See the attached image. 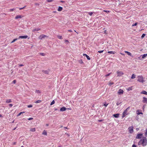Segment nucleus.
<instances>
[{
	"label": "nucleus",
	"mask_w": 147,
	"mask_h": 147,
	"mask_svg": "<svg viewBox=\"0 0 147 147\" xmlns=\"http://www.w3.org/2000/svg\"><path fill=\"white\" fill-rule=\"evenodd\" d=\"M138 145H142L143 146H145L147 144V140L146 137H144L141 139L138 143Z\"/></svg>",
	"instance_id": "1"
},
{
	"label": "nucleus",
	"mask_w": 147,
	"mask_h": 147,
	"mask_svg": "<svg viewBox=\"0 0 147 147\" xmlns=\"http://www.w3.org/2000/svg\"><path fill=\"white\" fill-rule=\"evenodd\" d=\"M138 78V81L139 82L143 83L144 82V78L142 76H139L137 77Z\"/></svg>",
	"instance_id": "2"
},
{
	"label": "nucleus",
	"mask_w": 147,
	"mask_h": 147,
	"mask_svg": "<svg viewBox=\"0 0 147 147\" xmlns=\"http://www.w3.org/2000/svg\"><path fill=\"white\" fill-rule=\"evenodd\" d=\"M129 107H128L123 112V113H122V118L124 117H125L127 115V112L128 110H129Z\"/></svg>",
	"instance_id": "3"
},
{
	"label": "nucleus",
	"mask_w": 147,
	"mask_h": 147,
	"mask_svg": "<svg viewBox=\"0 0 147 147\" xmlns=\"http://www.w3.org/2000/svg\"><path fill=\"white\" fill-rule=\"evenodd\" d=\"M117 73V76H121L124 74L123 73L122 71H118Z\"/></svg>",
	"instance_id": "4"
},
{
	"label": "nucleus",
	"mask_w": 147,
	"mask_h": 147,
	"mask_svg": "<svg viewBox=\"0 0 147 147\" xmlns=\"http://www.w3.org/2000/svg\"><path fill=\"white\" fill-rule=\"evenodd\" d=\"M128 129L130 133L131 134L133 132V127L132 126L129 127Z\"/></svg>",
	"instance_id": "5"
},
{
	"label": "nucleus",
	"mask_w": 147,
	"mask_h": 147,
	"mask_svg": "<svg viewBox=\"0 0 147 147\" xmlns=\"http://www.w3.org/2000/svg\"><path fill=\"white\" fill-rule=\"evenodd\" d=\"M124 91L123 90L120 89L117 92V94L119 95H122L123 94Z\"/></svg>",
	"instance_id": "6"
},
{
	"label": "nucleus",
	"mask_w": 147,
	"mask_h": 147,
	"mask_svg": "<svg viewBox=\"0 0 147 147\" xmlns=\"http://www.w3.org/2000/svg\"><path fill=\"white\" fill-rule=\"evenodd\" d=\"M45 37H47L48 36L44 34H42L40 35L39 37V38L40 39L42 40L43 38H45Z\"/></svg>",
	"instance_id": "7"
},
{
	"label": "nucleus",
	"mask_w": 147,
	"mask_h": 147,
	"mask_svg": "<svg viewBox=\"0 0 147 147\" xmlns=\"http://www.w3.org/2000/svg\"><path fill=\"white\" fill-rule=\"evenodd\" d=\"M142 134H138L137 135L136 138L137 139H140L141 138L142 136Z\"/></svg>",
	"instance_id": "8"
},
{
	"label": "nucleus",
	"mask_w": 147,
	"mask_h": 147,
	"mask_svg": "<svg viewBox=\"0 0 147 147\" xmlns=\"http://www.w3.org/2000/svg\"><path fill=\"white\" fill-rule=\"evenodd\" d=\"M28 36H19L18 38V39L20 38H28Z\"/></svg>",
	"instance_id": "9"
},
{
	"label": "nucleus",
	"mask_w": 147,
	"mask_h": 147,
	"mask_svg": "<svg viewBox=\"0 0 147 147\" xmlns=\"http://www.w3.org/2000/svg\"><path fill=\"white\" fill-rule=\"evenodd\" d=\"M23 17V16L21 15H18L15 17L16 19H18V18H21Z\"/></svg>",
	"instance_id": "10"
},
{
	"label": "nucleus",
	"mask_w": 147,
	"mask_h": 147,
	"mask_svg": "<svg viewBox=\"0 0 147 147\" xmlns=\"http://www.w3.org/2000/svg\"><path fill=\"white\" fill-rule=\"evenodd\" d=\"M66 109V108L65 107H63L60 109V111H65Z\"/></svg>",
	"instance_id": "11"
},
{
	"label": "nucleus",
	"mask_w": 147,
	"mask_h": 147,
	"mask_svg": "<svg viewBox=\"0 0 147 147\" xmlns=\"http://www.w3.org/2000/svg\"><path fill=\"white\" fill-rule=\"evenodd\" d=\"M143 99V102L144 103H147V98L144 97Z\"/></svg>",
	"instance_id": "12"
},
{
	"label": "nucleus",
	"mask_w": 147,
	"mask_h": 147,
	"mask_svg": "<svg viewBox=\"0 0 147 147\" xmlns=\"http://www.w3.org/2000/svg\"><path fill=\"white\" fill-rule=\"evenodd\" d=\"M119 115V114L117 113L116 114H114L113 115V117H114L115 118H118Z\"/></svg>",
	"instance_id": "13"
},
{
	"label": "nucleus",
	"mask_w": 147,
	"mask_h": 147,
	"mask_svg": "<svg viewBox=\"0 0 147 147\" xmlns=\"http://www.w3.org/2000/svg\"><path fill=\"white\" fill-rule=\"evenodd\" d=\"M83 55L84 56H85L87 57V58L88 59L90 60V58L89 56L87 55L86 54H83Z\"/></svg>",
	"instance_id": "14"
},
{
	"label": "nucleus",
	"mask_w": 147,
	"mask_h": 147,
	"mask_svg": "<svg viewBox=\"0 0 147 147\" xmlns=\"http://www.w3.org/2000/svg\"><path fill=\"white\" fill-rule=\"evenodd\" d=\"M11 102V100L10 99H7L6 101V102L7 103Z\"/></svg>",
	"instance_id": "15"
},
{
	"label": "nucleus",
	"mask_w": 147,
	"mask_h": 147,
	"mask_svg": "<svg viewBox=\"0 0 147 147\" xmlns=\"http://www.w3.org/2000/svg\"><path fill=\"white\" fill-rule=\"evenodd\" d=\"M40 29L38 28H35L32 30L33 32L38 31L40 30Z\"/></svg>",
	"instance_id": "16"
},
{
	"label": "nucleus",
	"mask_w": 147,
	"mask_h": 147,
	"mask_svg": "<svg viewBox=\"0 0 147 147\" xmlns=\"http://www.w3.org/2000/svg\"><path fill=\"white\" fill-rule=\"evenodd\" d=\"M141 93V94H142L147 95V92L144 90H143L142 91Z\"/></svg>",
	"instance_id": "17"
},
{
	"label": "nucleus",
	"mask_w": 147,
	"mask_h": 147,
	"mask_svg": "<svg viewBox=\"0 0 147 147\" xmlns=\"http://www.w3.org/2000/svg\"><path fill=\"white\" fill-rule=\"evenodd\" d=\"M63 8L62 7L59 6L58 9V11H61L62 10Z\"/></svg>",
	"instance_id": "18"
},
{
	"label": "nucleus",
	"mask_w": 147,
	"mask_h": 147,
	"mask_svg": "<svg viewBox=\"0 0 147 147\" xmlns=\"http://www.w3.org/2000/svg\"><path fill=\"white\" fill-rule=\"evenodd\" d=\"M42 134L45 135H47V132L46 131L44 130L43 131L42 133Z\"/></svg>",
	"instance_id": "19"
},
{
	"label": "nucleus",
	"mask_w": 147,
	"mask_h": 147,
	"mask_svg": "<svg viewBox=\"0 0 147 147\" xmlns=\"http://www.w3.org/2000/svg\"><path fill=\"white\" fill-rule=\"evenodd\" d=\"M136 112H137V114L138 115L141 114H142V112H140L139 110H138Z\"/></svg>",
	"instance_id": "20"
},
{
	"label": "nucleus",
	"mask_w": 147,
	"mask_h": 147,
	"mask_svg": "<svg viewBox=\"0 0 147 147\" xmlns=\"http://www.w3.org/2000/svg\"><path fill=\"white\" fill-rule=\"evenodd\" d=\"M36 130L35 128H32L30 129V131L32 132H34Z\"/></svg>",
	"instance_id": "21"
},
{
	"label": "nucleus",
	"mask_w": 147,
	"mask_h": 147,
	"mask_svg": "<svg viewBox=\"0 0 147 147\" xmlns=\"http://www.w3.org/2000/svg\"><path fill=\"white\" fill-rule=\"evenodd\" d=\"M125 53H127L129 55H130V56H131V53H130V52H129L128 51H125Z\"/></svg>",
	"instance_id": "22"
},
{
	"label": "nucleus",
	"mask_w": 147,
	"mask_h": 147,
	"mask_svg": "<svg viewBox=\"0 0 147 147\" xmlns=\"http://www.w3.org/2000/svg\"><path fill=\"white\" fill-rule=\"evenodd\" d=\"M132 87L131 86V87H130L129 88H128L127 89V90L128 91L132 90Z\"/></svg>",
	"instance_id": "23"
},
{
	"label": "nucleus",
	"mask_w": 147,
	"mask_h": 147,
	"mask_svg": "<svg viewBox=\"0 0 147 147\" xmlns=\"http://www.w3.org/2000/svg\"><path fill=\"white\" fill-rule=\"evenodd\" d=\"M136 78V75L134 74H133L131 76V78L132 79H134Z\"/></svg>",
	"instance_id": "24"
},
{
	"label": "nucleus",
	"mask_w": 147,
	"mask_h": 147,
	"mask_svg": "<svg viewBox=\"0 0 147 147\" xmlns=\"http://www.w3.org/2000/svg\"><path fill=\"white\" fill-rule=\"evenodd\" d=\"M147 56V54H144L143 55H142V58L143 59H144V58L145 57H146Z\"/></svg>",
	"instance_id": "25"
},
{
	"label": "nucleus",
	"mask_w": 147,
	"mask_h": 147,
	"mask_svg": "<svg viewBox=\"0 0 147 147\" xmlns=\"http://www.w3.org/2000/svg\"><path fill=\"white\" fill-rule=\"evenodd\" d=\"M108 53H110V54H114L115 53V52H114L113 51H109L108 52Z\"/></svg>",
	"instance_id": "26"
},
{
	"label": "nucleus",
	"mask_w": 147,
	"mask_h": 147,
	"mask_svg": "<svg viewBox=\"0 0 147 147\" xmlns=\"http://www.w3.org/2000/svg\"><path fill=\"white\" fill-rule=\"evenodd\" d=\"M24 113V112H20V113H19L18 115H17V116L18 117V116H20V115H21V114Z\"/></svg>",
	"instance_id": "27"
},
{
	"label": "nucleus",
	"mask_w": 147,
	"mask_h": 147,
	"mask_svg": "<svg viewBox=\"0 0 147 147\" xmlns=\"http://www.w3.org/2000/svg\"><path fill=\"white\" fill-rule=\"evenodd\" d=\"M17 40H18L17 38H16V39H14L11 42V43H12L14 42L15 41Z\"/></svg>",
	"instance_id": "28"
},
{
	"label": "nucleus",
	"mask_w": 147,
	"mask_h": 147,
	"mask_svg": "<svg viewBox=\"0 0 147 147\" xmlns=\"http://www.w3.org/2000/svg\"><path fill=\"white\" fill-rule=\"evenodd\" d=\"M36 92L37 94H39L41 92L39 90H36Z\"/></svg>",
	"instance_id": "29"
},
{
	"label": "nucleus",
	"mask_w": 147,
	"mask_h": 147,
	"mask_svg": "<svg viewBox=\"0 0 147 147\" xmlns=\"http://www.w3.org/2000/svg\"><path fill=\"white\" fill-rule=\"evenodd\" d=\"M109 85L110 86H111V85H113V84H114V83L113 82H110L109 83Z\"/></svg>",
	"instance_id": "30"
},
{
	"label": "nucleus",
	"mask_w": 147,
	"mask_h": 147,
	"mask_svg": "<svg viewBox=\"0 0 147 147\" xmlns=\"http://www.w3.org/2000/svg\"><path fill=\"white\" fill-rule=\"evenodd\" d=\"M145 135L146 137H147V129H146L145 132Z\"/></svg>",
	"instance_id": "31"
},
{
	"label": "nucleus",
	"mask_w": 147,
	"mask_h": 147,
	"mask_svg": "<svg viewBox=\"0 0 147 147\" xmlns=\"http://www.w3.org/2000/svg\"><path fill=\"white\" fill-rule=\"evenodd\" d=\"M41 102L40 100H38L35 102V103H40Z\"/></svg>",
	"instance_id": "32"
},
{
	"label": "nucleus",
	"mask_w": 147,
	"mask_h": 147,
	"mask_svg": "<svg viewBox=\"0 0 147 147\" xmlns=\"http://www.w3.org/2000/svg\"><path fill=\"white\" fill-rule=\"evenodd\" d=\"M15 9V8H13V9H9V11H10V12L11 11H13Z\"/></svg>",
	"instance_id": "33"
},
{
	"label": "nucleus",
	"mask_w": 147,
	"mask_h": 147,
	"mask_svg": "<svg viewBox=\"0 0 147 147\" xmlns=\"http://www.w3.org/2000/svg\"><path fill=\"white\" fill-rule=\"evenodd\" d=\"M57 37L59 39H62V36H58Z\"/></svg>",
	"instance_id": "34"
},
{
	"label": "nucleus",
	"mask_w": 147,
	"mask_h": 147,
	"mask_svg": "<svg viewBox=\"0 0 147 147\" xmlns=\"http://www.w3.org/2000/svg\"><path fill=\"white\" fill-rule=\"evenodd\" d=\"M55 103V101L54 100H53L51 103L50 105H52L53 104H54Z\"/></svg>",
	"instance_id": "35"
},
{
	"label": "nucleus",
	"mask_w": 147,
	"mask_h": 147,
	"mask_svg": "<svg viewBox=\"0 0 147 147\" xmlns=\"http://www.w3.org/2000/svg\"><path fill=\"white\" fill-rule=\"evenodd\" d=\"M145 35H146L145 34H143L141 36L142 38H143L144 37Z\"/></svg>",
	"instance_id": "36"
},
{
	"label": "nucleus",
	"mask_w": 147,
	"mask_h": 147,
	"mask_svg": "<svg viewBox=\"0 0 147 147\" xmlns=\"http://www.w3.org/2000/svg\"><path fill=\"white\" fill-rule=\"evenodd\" d=\"M40 54L42 56H45V54L44 53H40Z\"/></svg>",
	"instance_id": "37"
},
{
	"label": "nucleus",
	"mask_w": 147,
	"mask_h": 147,
	"mask_svg": "<svg viewBox=\"0 0 147 147\" xmlns=\"http://www.w3.org/2000/svg\"><path fill=\"white\" fill-rule=\"evenodd\" d=\"M137 23H135L134 24L132 25V26H135L137 25Z\"/></svg>",
	"instance_id": "38"
},
{
	"label": "nucleus",
	"mask_w": 147,
	"mask_h": 147,
	"mask_svg": "<svg viewBox=\"0 0 147 147\" xmlns=\"http://www.w3.org/2000/svg\"><path fill=\"white\" fill-rule=\"evenodd\" d=\"M32 107V105H30L27 106V107L28 108H31Z\"/></svg>",
	"instance_id": "39"
},
{
	"label": "nucleus",
	"mask_w": 147,
	"mask_h": 147,
	"mask_svg": "<svg viewBox=\"0 0 147 147\" xmlns=\"http://www.w3.org/2000/svg\"><path fill=\"white\" fill-rule=\"evenodd\" d=\"M88 14L90 16H91L93 14V13L92 12H89L88 13Z\"/></svg>",
	"instance_id": "40"
},
{
	"label": "nucleus",
	"mask_w": 147,
	"mask_h": 147,
	"mask_svg": "<svg viewBox=\"0 0 147 147\" xmlns=\"http://www.w3.org/2000/svg\"><path fill=\"white\" fill-rule=\"evenodd\" d=\"M79 62L81 64V63H83V62L82 61V60H80L79 61Z\"/></svg>",
	"instance_id": "41"
},
{
	"label": "nucleus",
	"mask_w": 147,
	"mask_h": 147,
	"mask_svg": "<svg viewBox=\"0 0 147 147\" xmlns=\"http://www.w3.org/2000/svg\"><path fill=\"white\" fill-rule=\"evenodd\" d=\"M111 74V73H109L108 74H107L105 75V76L107 77V76H110V75Z\"/></svg>",
	"instance_id": "42"
},
{
	"label": "nucleus",
	"mask_w": 147,
	"mask_h": 147,
	"mask_svg": "<svg viewBox=\"0 0 147 147\" xmlns=\"http://www.w3.org/2000/svg\"><path fill=\"white\" fill-rule=\"evenodd\" d=\"M103 51H104L103 50L100 51H98V52L99 53H102L103 52Z\"/></svg>",
	"instance_id": "43"
},
{
	"label": "nucleus",
	"mask_w": 147,
	"mask_h": 147,
	"mask_svg": "<svg viewBox=\"0 0 147 147\" xmlns=\"http://www.w3.org/2000/svg\"><path fill=\"white\" fill-rule=\"evenodd\" d=\"M104 12H107V13H108L110 12V11H107V10H103V11Z\"/></svg>",
	"instance_id": "44"
},
{
	"label": "nucleus",
	"mask_w": 147,
	"mask_h": 147,
	"mask_svg": "<svg viewBox=\"0 0 147 147\" xmlns=\"http://www.w3.org/2000/svg\"><path fill=\"white\" fill-rule=\"evenodd\" d=\"M108 105V104H106V103H105L104 104V106H105V107H107V106Z\"/></svg>",
	"instance_id": "45"
},
{
	"label": "nucleus",
	"mask_w": 147,
	"mask_h": 147,
	"mask_svg": "<svg viewBox=\"0 0 147 147\" xmlns=\"http://www.w3.org/2000/svg\"><path fill=\"white\" fill-rule=\"evenodd\" d=\"M33 119V118H32V117L28 119V120H31Z\"/></svg>",
	"instance_id": "46"
},
{
	"label": "nucleus",
	"mask_w": 147,
	"mask_h": 147,
	"mask_svg": "<svg viewBox=\"0 0 147 147\" xmlns=\"http://www.w3.org/2000/svg\"><path fill=\"white\" fill-rule=\"evenodd\" d=\"M25 7H26V6H24V7H23L22 8H19V9L20 10L22 9H23Z\"/></svg>",
	"instance_id": "47"
},
{
	"label": "nucleus",
	"mask_w": 147,
	"mask_h": 147,
	"mask_svg": "<svg viewBox=\"0 0 147 147\" xmlns=\"http://www.w3.org/2000/svg\"><path fill=\"white\" fill-rule=\"evenodd\" d=\"M13 82L14 83V84H15L16 82V80H14L13 81Z\"/></svg>",
	"instance_id": "48"
},
{
	"label": "nucleus",
	"mask_w": 147,
	"mask_h": 147,
	"mask_svg": "<svg viewBox=\"0 0 147 147\" xmlns=\"http://www.w3.org/2000/svg\"><path fill=\"white\" fill-rule=\"evenodd\" d=\"M120 103V102H117L116 103L117 105L118 106L119 105V104Z\"/></svg>",
	"instance_id": "49"
},
{
	"label": "nucleus",
	"mask_w": 147,
	"mask_h": 147,
	"mask_svg": "<svg viewBox=\"0 0 147 147\" xmlns=\"http://www.w3.org/2000/svg\"><path fill=\"white\" fill-rule=\"evenodd\" d=\"M43 72L45 73H47L48 71H43Z\"/></svg>",
	"instance_id": "50"
},
{
	"label": "nucleus",
	"mask_w": 147,
	"mask_h": 147,
	"mask_svg": "<svg viewBox=\"0 0 147 147\" xmlns=\"http://www.w3.org/2000/svg\"><path fill=\"white\" fill-rule=\"evenodd\" d=\"M13 105L12 104H9V106L10 107H12V106H13Z\"/></svg>",
	"instance_id": "51"
},
{
	"label": "nucleus",
	"mask_w": 147,
	"mask_h": 147,
	"mask_svg": "<svg viewBox=\"0 0 147 147\" xmlns=\"http://www.w3.org/2000/svg\"><path fill=\"white\" fill-rule=\"evenodd\" d=\"M52 1L51 0H47V1L48 2H51Z\"/></svg>",
	"instance_id": "52"
},
{
	"label": "nucleus",
	"mask_w": 147,
	"mask_h": 147,
	"mask_svg": "<svg viewBox=\"0 0 147 147\" xmlns=\"http://www.w3.org/2000/svg\"><path fill=\"white\" fill-rule=\"evenodd\" d=\"M132 147H136V145L133 144L132 145Z\"/></svg>",
	"instance_id": "53"
},
{
	"label": "nucleus",
	"mask_w": 147,
	"mask_h": 147,
	"mask_svg": "<svg viewBox=\"0 0 147 147\" xmlns=\"http://www.w3.org/2000/svg\"><path fill=\"white\" fill-rule=\"evenodd\" d=\"M65 42H67H67H68V40H65Z\"/></svg>",
	"instance_id": "54"
},
{
	"label": "nucleus",
	"mask_w": 147,
	"mask_h": 147,
	"mask_svg": "<svg viewBox=\"0 0 147 147\" xmlns=\"http://www.w3.org/2000/svg\"><path fill=\"white\" fill-rule=\"evenodd\" d=\"M68 31L70 32H72V31L71 30H68Z\"/></svg>",
	"instance_id": "55"
},
{
	"label": "nucleus",
	"mask_w": 147,
	"mask_h": 147,
	"mask_svg": "<svg viewBox=\"0 0 147 147\" xmlns=\"http://www.w3.org/2000/svg\"><path fill=\"white\" fill-rule=\"evenodd\" d=\"M102 121V120H98V121L99 122H101V121Z\"/></svg>",
	"instance_id": "56"
},
{
	"label": "nucleus",
	"mask_w": 147,
	"mask_h": 147,
	"mask_svg": "<svg viewBox=\"0 0 147 147\" xmlns=\"http://www.w3.org/2000/svg\"><path fill=\"white\" fill-rule=\"evenodd\" d=\"M19 66H23V65L22 64H20Z\"/></svg>",
	"instance_id": "57"
},
{
	"label": "nucleus",
	"mask_w": 147,
	"mask_h": 147,
	"mask_svg": "<svg viewBox=\"0 0 147 147\" xmlns=\"http://www.w3.org/2000/svg\"><path fill=\"white\" fill-rule=\"evenodd\" d=\"M60 2H62V3H64L65 2L63 1H60Z\"/></svg>",
	"instance_id": "58"
},
{
	"label": "nucleus",
	"mask_w": 147,
	"mask_h": 147,
	"mask_svg": "<svg viewBox=\"0 0 147 147\" xmlns=\"http://www.w3.org/2000/svg\"><path fill=\"white\" fill-rule=\"evenodd\" d=\"M106 30H105V31H104V33L106 34Z\"/></svg>",
	"instance_id": "59"
},
{
	"label": "nucleus",
	"mask_w": 147,
	"mask_h": 147,
	"mask_svg": "<svg viewBox=\"0 0 147 147\" xmlns=\"http://www.w3.org/2000/svg\"><path fill=\"white\" fill-rule=\"evenodd\" d=\"M120 54H121L122 55H124V54H123L122 53H121Z\"/></svg>",
	"instance_id": "60"
},
{
	"label": "nucleus",
	"mask_w": 147,
	"mask_h": 147,
	"mask_svg": "<svg viewBox=\"0 0 147 147\" xmlns=\"http://www.w3.org/2000/svg\"><path fill=\"white\" fill-rule=\"evenodd\" d=\"M2 117V116L0 114V117Z\"/></svg>",
	"instance_id": "61"
},
{
	"label": "nucleus",
	"mask_w": 147,
	"mask_h": 147,
	"mask_svg": "<svg viewBox=\"0 0 147 147\" xmlns=\"http://www.w3.org/2000/svg\"><path fill=\"white\" fill-rule=\"evenodd\" d=\"M46 125V126H48V125H48V124H47Z\"/></svg>",
	"instance_id": "62"
},
{
	"label": "nucleus",
	"mask_w": 147,
	"mask_h": 147,
	"mask_svg": "<svg viewBox=\"0 0 147 147\" xmlns=\"http://www.w3.org/2000/svg\"><path fill=\"white\" fill-rule=\"evenodd\" d=\"M57 110V109H55V111H56V110Z\"/></svg>",
	"instance_id": "63"
},
{
	"label": "nucleus",
	"mask_w": 147,
	"mask_h": 147,
	"mask_svg": "<svg viewBox=\"0 0 147 147\" xmlns=\"http://www.w3.org/2000/svg\"><path fill=\"white\" fill-rule=\"evenodd\" d=\"M58 147H61V146H59Z\"/></svg>",
	"instance_id": "64"
}]
</instances>
